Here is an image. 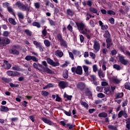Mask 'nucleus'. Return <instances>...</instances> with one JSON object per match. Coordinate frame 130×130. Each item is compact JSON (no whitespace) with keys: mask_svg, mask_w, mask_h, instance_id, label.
Returning <instances> with one entry per match:
<instances>
[{"mask_svg":"<svg viewBox=\"0 0 130 130\" xmlns=\"http://www.w3.org/2000/svg\"><path fill=\"white\" fill-rule=\"evenodd\" d=\"M33 67H34V68L39 69V70L42 71L43 72H46L47 73L50 74L53 73V72L51 69H50V68H44V66L40 63H37L36 62H34L33 63Z\"/></svg>","mask_w":130,"mask_h":130,"instance_id":"f257e3e1","label":"nucleus"},{"mask_svg":"<svg viewBox=\"0 0 130 130\" xmlns=\"http://www.w3.org/2000/svg\"><path fill=\"white\" fill-rule=\"evenodd\" d=\"M118 61L122 64L123 65H128L129 63V61L128 59H125L124 56L122 55L121 54H118Z\"/></svg>","mask_w":130,"mask_h":130,"instance_id":"f03ea898","label":"nucleus"},{"mask_svg":"<svg viewBox=\"0 0 130 130\" xmlns=\"http://www.w3.org/2000/svg\"><path fill=\"white\" fill-rule=\"evenodd\" d=\"M76 24L77 26L78 29L83 35H85V26L86 24L84 22H76Z\"/></svg>","mask_w":130,"mask_h":130,"instance_id":"7ed1b4c3","label":"nucleus"},{"mask_svg":"<svg viewBox=\"0 0 130 130\" xmlns=\"http://www.w3.org/2000/svg\"><path fill=\"white\" fill-rule=\"evenodd\" d=\"M16 6L20 9V10H21L22 11H25V10H29V8L27 7V6H25L22 2H21L20 1H17V2L15 4Z\"/></svg>","mask_w":130,"mask_h":130,"instance_id":"20e7f679","label":"nucleus"},{"mask_svg":"<svg viewBox=\"0 0 130 130\" xmlns=\"http://www.w3.org/2000/svg\"><path fill=\"white\" fill-rule=\"evenodd\" d=\"M46 61L48 64H50V65H51L53 67L59 66L60 65L59 61L58 59H56V60L54 61V60L51 58H47Z\"/></svg>","mask_w":130,"mask_h":130,"instance_id":"39448f33","label":"nucleus"},{"mask_svg":"<svg viewBox=\"0 0 130 130\" xmlns=\"http://www.w3.org/2000/svg\"><path fill=\"white\" fill-rule=\"evenodd\" d=\"M71 70L72 72H76L77 74L81 75L83 74V68L82 66H77V67H72Z\"/></svg>","mask_w":130,"mask_h":130,"instance_id":"423d86ee","label":"nucleus"},{"mask_svg":"<svg viewBox=\"0 0 130 130\" xmlns=\"http://www.w3.org/2000/svg\"><path fill=\"white\" fill-rule=\"evenodd\" d=\"M93 49L94 53H97L101 49V45L99 42L96 40L93 42Z\"/></svg>","mask_w":130,"mask_h":130,"instance_id":"0eeeda50","label":"nucleus"},{"mask_svg":"<svg viewBox=\"0 0 130 130\" xmlns=\"http://www.w3.org/2000/svg\"><path fill=\"white\" fill-rule=\"evenodd\" d=\"M10 41L9 39L7 38H1L0 37V45L4 46L6 45L10 44Z\"/></svg>","mask_w":130,"mask_h":130,"instance_id":"6e6552de","label":"nucleus"},{"mask_svg":"<svg viewBox=\"0 0 130 130\" xmlns=\"http://www.w3.org/2000/svg\"><path fill=\"white\" fill-rule=\"evenodd\" d=\"M16 48V49H20V47L19 45L16 46V45H14L13 46L12 49L10 50V52L12 54H14L15 55H19V52L16 49H15Z\"/></svg>","mask_w":130,"mask_h":130,"instance_id":"1a4fd4ad","label":"nucleus"},{"mask_svg":"<svg viewBox=\"0 0 130 130\" xmlns=\"http://www.w3.org/2000/svg\"><path fill=\"white\" fill-rule=\"evenodd\" d=\"M77 87L80 89V90H83L86 88V84L85 83V82L81 81L80 82H78V83H77Z\"/></svg>","mask_w":130,"mask_h":130,"instance_id":"9d476101","label":"nucleus"},{"mask_svg":"<svg viewBox=\"0 0 130 130\" xmlns=\"http://www.w3.org/2000/svg\"><path fill=\"white\" fill-rule=\"evenodd\" d=\"M111 79L114 83L118 84L121 82L122 79L121 78H118L117 76H113L111 77Z\"/></svg>","mask_w":130,"mask_h":130,"instance_id":"9b49d317","label":"nucleus"},{"mask_svg":"<svg viewBox=\"0 0 130 130\" xmlns=\"http://www.w3.org/2000/svg\"><path fill=\"white\" fill-rule=\"evenodd\" d=\"M122 116H124L125 118H127V117H128V115L127 113H126L125 111H122V110H121V111H120L118 112V118H120V117H122Z\"/></svg>","mask_w":130,"mask_h":130,"instance_id":"f8f14e48","label":"nucleus"},{"mask_svg":"<svg viewBox=\"0 0 130 130\" xmlns=\"http://www.w3.org/2000/svg\"><path fill=\"white\" fill-rule=\"evenodd\" d=\"M58 85L61 88H65L68 86L69 84L67 81H61L59 82Z\"/></svg>","mask_w":130,"mask_h":130,"instance_id":"ddd939ff","label":"nucleus"},{"mask_svg":"<svg viewBox=\"0 0 130 130\" xmlns=\"http://www.w3.org/2000/svg\"><path fill=\"white\" fill-rule=\"evenodd\" d=\"M42 120H43V121L45 122V123L48 124V125H54L53 122H52L51 120H49V119H48V118H44V117H43V118H42Z\"/></svg>","mask_w":130,"mask_h":130,"instance_id":"4468645a","label":"nucleus"},{"mask_svg":"<svg viewBox=\"0 0 130 130\" xmlns=\"http://www.w3.org/2000/svg\"><path fill=\"white\" fill-rule=\"evenodd\" d=\"M12 65L10 63H9L7 60H4V64L3 65V67L5 68V69H10Z\"/></svg>","mask_w":130,"mask_h":130,"instance_id":"2eb2a0df","label":"nucleus"},{"mask_svg":"<svg viewBox=\"0 0 130 130\" xmlns=\"http://www.w3.org/2000/svg\"><path fill=\"white\" fill-rule=\"evenodd\" d=\"M54 54L55 56H57V57H61L62 56H63V52L61 50H56L54 52Z\"/></svg>","mask_w":130,"mask_h":130,"instance_id":"dca6fc26","label":"nucleus"},{"mask_svg":"<svg viewBox=\"0 0 130 130\" xmlns=\"http://www.w3.org/2000/svg\"><path fill=\"white\" fill-rule=\"evenodd\" d=\"M90 29H88V28L86 27V25H85L84 35L85 36H86L87 39H91V36L90 35Z\"/></svg>","mask_w":130,"mask_h":130,"instance_id":"f3484780","label":"nucleus"},{"mask_svg":"<svg viewBox=\"0 0 130 130\" xmlns=\"http://www.w3.org/2000/svg\"><path fill=\"white\" fill-rule=\"evenodd\" d=\"M89 11L91 12L92 13H95L97 15H99L100 13L96 8H95V7H90L89 8Z\"/></svg>","mask_w":130,"mask_h":130,"instance_id":"a211bd4d","label":"nucleus"},{"mask_svg":"<svg viewBox=\"0 0 130 130\" xmlns=\"http://www.w3.org/2000/svg\"><path fill=\"white\" fill-rule=\"evenodd\" d=\"M82 68H83V70L85 72V75H89V66H87V65H83Z\"/></svg>","mask_w":130,"mask_h":130,"instance_id":"6ab92c4d","label":"nucleus"},{"mask_svg":"<svg viewBox=\"0 0 130 130\" xmlns=\"http://www.w3.org/2000/svg\"><path fill=\"white\" fill-rule=\"evenodd\" d=\"M106 43H107V48H110V47L112 46L113 43L112 42L111 39L110 38V37L108 39H106Z\"/></svg>","mask_w":130,"mask_h":130,"instance_id":"aec40b11","label":"nucleus"},{"mask_svg":"<svg viewBox=\"0 0 130 130\" xmlns=\"http://www.w3.org/2000/svg\"><path fill=\"white\" fill-rule=\"evenodd\" d=\"M75 14V11L72 9H69L67 10V15L69 16H73Z\"/></svg>","mask_w":130,"mask_h":130,"instance_id":"412c9836","label":"nucleus"},{"mask_svg":"<svg viewBox=\"0 0 130 130\" xmlns=\"http://www.w3.org/2000/svg\"><path fill=\"white\" fill-rule=\"evenodd\" d=\"M98 75L100 78H102V77H105V74L103 72V70L102 69H99L98 70Z\"/></svg>","mask_w":130,"mask_h":130,"instance_id":"4be33fe9","label":"nucleus"},{"mask_svg":"<svg viewBox=\"0 0 130 130\" xmlns=\"http://www.w3.org/2000/svg\"><path fill=\"white\" fill-rule=\"evenodd\" d=\"M101 64H103L102 69L105 71L107 69V67L106 66V65L107 64V62L106 61H100V66H101Z\"/></svg>","mask_w":130,"mask_h":130,"instance_id":"5701e85b","label":"nucleus"},{"mask_svg":"<svg viewBox=\"0 0 130 130\" xmlns=\"http://www.w3.org/2000/svg\"><path fill=\"white\" fill-rule=\"evenodd\" d=\"M9 109L8 107H6V106H1V111H4V112H7L9 111Z\"/></svg>","mask_w":130,"mask_h":130,"instance_id":"b1692460","label":"nucleus"},{"mask_svg":"<svg viewBox=\"0 0 130 130\" xmlns=\"http://www.w3.org/2000/svg\"><path fill=\"white\" fill-rule=\"evenodd\" d=\"M107 113H105V112H102V113H99V117H104V118H106V117H107Z\"/></svg>","mask_w":130,"mask_h":130,"instance_id":"393cba45","label":"nucleus"},{"mask_svg":"<svg viewBox=\"0 0 130 130\" xmlns=\"http://www.w3.org/2000/svg\"><path fill=\"white\" fill-rule=\"evenodd\" d=\"M54 86V84L53 83H51L50 82L49 83H48L46 85L44 86L43 89H46V88H48L49 87H53Z\"/></svg>","mask_w":130,"mask_h":130,"instance_id":"a878e982","label":"nucleus"},{"mask_svg":"<svg viewBox=\"0 0 130 130\" xmlns=\"http://www.w3.org/2000/svg\"><path fill=\"white\" fill-rule=\"evenodd\" d=\"M63 76L64 78H68L69 77V73L67 69H65L63 71Z\"/></svg>","mask_w":130,"mask_h":130,"instance_id":"bb28decb","label":"nucleus"},{"mask_svg":"<svg viewBox=\"0 0 130 130\" xmlns=\"http://www.w3.org/2000/svg\"><path fill=\"white\" fill-rule=\"evenodd\" d=\"M32 25L34 26H36L38 28L41 27V24H40V22H38V21H34L32 22Z\"/></svg>","mask_w":130,"mask_h":130,"instance_id":"cd10ccee","label":"nucleus"},{"mask_svg":"<svg viewBox=\"0 0 130 130\" xmlns=\"http://www.w3.org/2000/svg\"><path fill=\"white\" fill-rule=\"evenodd\" d=\"M44 44H45L46 47H50L51 46V42L49 40H44Z\"/></svg>","mask_w":130,"mask_h":130,"instance_id":"c85d7f7f","label":"nucleus"},{"mask_svg":"<svg viewBox=\"0 0 130 130\" xmlns=\"http://www.w3.org/2000/svg\"><path fill=\"white\" fill-rule=\"evenodd\" d=\"M42 34L43 35V39H46V36L47 35V29H46V28H44V29L42 31Z\"/></svg>","mask_w":130,"mask_h":130,"instance_id":"c756f323","label":"nucleus"},{"mask_svg":"<svg viewBox=\"0 0 130 130\" xmlns=\"http://www.w3.org/2000/svg\"><path fill=\"white\" fill-rule=\"evenodd\" d=\"M56 38L57 40L60 42V45L61 46L62 35L61 34H58L57 35Z\"/></svg>","mask_w":130,"mask_h":130,"instance_id":"7c9ffc66","label":"nucleus"},{"mask_svg":"<svg viewBox=\"0 0 130 130\" xmlns=\"http://www.w3.org/2000/svg\"><path fill=\"white\" fill-rule=\"evenodd\" d=\"M126 127L128 129H130V118L126 119Z\"/></svg>","mask_w":130,"mask_h":130,"instance_id":"2f4dec72","label":"nucleus"},{"mask_svg":"<svg viewBox=\"0 0 130 130\" xmlns=\"http://www.w3.org/2000/svg\"><path fill=\"white\" fill-rule=\"evenodd\" d=\"M9 21L10 23L12 24H13V25H16L17 24L16 21L14 19V18H10L9 19Z\"/></svg>","mask_w":130,"mask_h":130,"instance_id":"473e14b6","label":"nucleus"},{"mask_svg":"<svg viewBox=\"0 0 130 130\" xmlns=\"http://www.w3.org/2000/svg\"><path fill=\"white\" fill-rule=\"evenodd\" d=\"M64 96L65 98H67V99L68 100H69V101H71V100L72 99L73 95H69V94H68L66 92L64 93Z\"/></svg>","mask_w":130,"mask_h":130,"instance_id":"72a5a7b5","label":"nucleus"},{"mask_svg":"<svg viewBox=\"0 0 130 130\" xmlns=\"http://www.w3.org/2000/svg\"><path fill=\"white\" fill-rule=\"evenodd\" d=\"M104 38H107V39H108L110 37H111V35L109 31H108V30L105 31V33L104 35Z\"/></svg>","mask_w":130,"mask_h":130,"instance_id":"f704fd0d","label":"nucleus"},{"mask_svg":"<svg viewBox=\"0 0 130 130\" xmlns=\"http://www.w3.org/2000/svg\"><path fill=\"white\" fill-rule=\"evenodd\" d=\"M17 15L19 17V18H20L21 19H24V15L22 12H18Z\"/></svg>","mask_w":130,"mask_h":130,"instance_id":"c9c22d12","label":"nucleus"},{"mask_svg":"<svg viewBox=\"0 0 130 130\" xmlns=\"http://www.w3.org/2000/svg\"><path fill=\"white\" fill-rule=\"evenodd\" d=\"M61 46H63V47H67V42H66V41H64V40H63L62 36L61 37Z\"/></svg>","mask_w":130,"mask_h":130,"instance_id":"e433bc0d","label":"nucleus"},{"mask_svg":"<svg viewBox=\"0 0 130 130\" xmlns=\"http://www.w3.org/2000/svg\"><path fill=\"white\" fill-rule=\"evenodd\" d=\"M45 47L43 46L42 43L40 42V44H39V50L40 52H44L45 50Z\"/></svg>","mask_w":130,"mask_h":130,"instance_id":"4c0bfd02","label":"nucleus"},{"mask_svg":"<svg viewBox=\"0 0 130 130\" xmlns=\"http://www.w3.org/2000/svg\"><path fill=\"white\" fill-rule=\"evenodd\" d=\"M113 68L117 70H120L121 69L120 65H119L118 64H114Z\"/></svg>","mask_w":130,"mask_h":130,"instance_id":"58836bf2","label":"nucleus"},{"mask_svg":"<svg viewBox=\"0 0 130 130\" xmlns=\"http://www.w3.org/2000/svg\"><path fill=\"white\" fill-rule=\"evenodd\" d=\"M34 45L36 46L37 48L40 49V42H38L37 41H34Z\"/></svg>","mask_w":130,"mask_h":130,"instance_id":"ea45409f","label":"nucleus"},{"mask_svg":"<svg viewBox=\"0 0 130 130\" xmlns=\"http://www.w3.org/2000/svg\"><path fill=\"white\" fill-rule=\"evenodd\" d=\"M81 105L85 107V108H88L89 107V105H88L86 102H81Z\"/></svg>","mask_w":130,"mask_h":130,"instance_id":"a19ab883","label":"nucleus"},{"mask_svg":"<svg viewBox=\"0 0 130 130\" xmlns=\"http://www.w3.org/2000/svg\"><path fill=\"white\" fill-rule=\"evenodd\" d=\"M124 87L126 89H129V90H130V82H126L124 84Z\"/></svg>","mask_w":130,"mask_h":130,"instance_id":"79ce46f5","label":"nucleus"},{"mask_svg":"<svg viewBox=\"0 0 130 130\" xmlns=\"http://www.w3.org/2000/svg\"><path fill=\"white\" fill-rule=\"evenodd\" d=\"M12 69L18 71H20V70H21V68L18 66V65H15L14 66H13Z\"/></svg>","mask_w":130,"mask_h":130,"instance_id":"37998d69","label":"nucleus"},{"mask_svg":"<svg viewBox=\"0 0 130 130\" xmlns=\"http://www.w3.org/2000/svg\"><path fill=\"white\" fill-rule=\"evenodd\" d=\"M101 52V53H103L104 55H106L108 51L106 48H103V49H102Z\"/></svg>","mask_w":130,"mask_h":130,"instance_id":"c03bdc74","label":"nucleus"},{"mask_svg":"<svg viewBox=\"0 0 130 130\" xmlns=\"http://www.w3.org/2000/svg\"><path fill=\"white\" fill-rule=\"evenodd\" d=\"M35 7L37 9H39L41 7V4L40 2H36L34 4Z\"/></svg>","mask_w":130,"mask_h":130,"instance_id":"a18cd8bd","label":"nucleus"},{"mask_svg":"<svg viewBox=\"0 0 130 130\" xmlns=\"http://www.w3.org/2000/svg\"><path fill=\"white\" fill-rule=\"evenodd\" d=\"M120 50L122 51V52H123V53L125 55H126V47H124V46L121 47Z\"/></svg>","mask_w":130,"mask_h":130,"instance_id":"49530a36","label":"nucleus"},{"mask_svg":"<svg viewBox=\"0 0 130 130\" xmlns=\"http://www.w3.org/2000/svg\"><path fill=\"white\" fill-rule=\"evenodd\" d=\"M49 93V91H47L46 90H43L42 91V94L43 95H44L45 96H47V95H48Z\"/></svg>","mask_w":130,"mask_h":130,"instance_id":"de8ad7c7","label":"nucleus"},{"mask_svg":"<svg viewBox=\"0 0 130 130\" xmlns=\"http://www.w3.org/2000/svg\"><path fill=\"white\" fill-rule=\"evenodd\" d=\"M2 80L5 82H10L11 79L10 78H7L6 77H2Z\"/></svg>","mask_w":130,"mask_h":130,"instance_id":"09e8293b","label":"nucleus"},{"mask_svg":"<svg viewBox=\"0 0 130 130\" xmlns=\"http://www.w3.org/2000/svg\"><path fill=\"white\" fill-rule=\"evenodd\" d=\"M107 13L108 14L112 15H115L116 14L115 11H113V10H108Z\"/></svg>","mask_w":130,"mask_h":130,"instance_id":"8fccbe9b","label":"nucleus"},{"mask_svg":"<svg viewBox=\"0 0 130 130\" xmlns=\"http://www.w3.org/2000/svg\"><path fill=\"white\" fill-rule=\"evenodd\" d=\"M92 69H93V72H96L98 69L97 65L96 64H94V65H93Z\"/></svg>","mask_w":130,"mask_h":130,"instance_id":"3c124183","label":"nucleus"},{"mask_svg":"<svg viewBox=\"0 0 130 130\" xmlns=\"http://www.w3.org/2000/svg\"><path fill=\"white\" fill-rule=\"evenodd\" d=\"M10 32L9 31H8V30H5V31H4L3 32V36L4 37H8V36H9Z\"/></svg>","mask_w":130,"mask_h":130,"instance_id":"603ef678","label":"nucleus"},{"mask_svg":"<svg viewBox=\"0 0 130 130\" xmlns=\"http://www.w3.org/2000/svg\"><path fill=\"white\" fill-rule=\"evenodd\" d=\"M9 84L12 87H18L19 86V84H15L13 82H10Z\"/></svg>","mask_w":130,"mask_h":130,"instance_id":"864d4df0","label":"nucleus"},{"mask_svg":"<svg viewBox=\"0 0 130 130\" xmlns=\"http://www.w3.org/2000/svg\"><path fill=\"white\" fill-rule=\"evenodd\" d=\"M123 92H118L116 96L118 99H119L120 98H122L123 96Z\"/></svg>","mask_w":130,"mask_h":130,"instance_id":"5fc2aeb1","label":"nucleus"},{"mask_svg":"<svg viewBox=\"0 0 130 130\" xmlns=\"http://www.w3.org/2000/svg\"><path fill=\"white\" fill-rule=\"evenodd\" d=\"M25 60H26L27 61H29L30 60H32V56H31L30 55H27V56H26L25 57Z\"/></svg>","mask_w":130,"mask_h":130,"instance_id":"6e6d98bb","label":"nucleus"},{"mask_svg":"<svg viewBox=\"0 0 130 130\" xmlns=\"http://www.w3.org/2000/svg\"><path fill=\"white\" fill-rule=\"evenodd\" d=\"M7 74H8V75H9L10 76H14V72L13 71H11V70L7 71Z\"/></svg>","mask_w":130,"mask_h":130,"instance_id":"4d7b16f0","label":"nucleus"},{"mask_svg":"<svg viewBox=\"0 0 130 130\" xmlns=\"http://www.w3.org/2000/svg\"><path fill=\"white\" fill-rule=\"evenodd\" d=\"M67 28L68 29H69V30L71 31V32H72V31H73V26H72V25H71V24H69L68 25Z\"/></svg>","mask_w":130,"mask_h":130,"instance_id":"13d9d810","label":"nucleus"},{"mask_svg":"<svg viewBox=\"0 0 130 130\" xmlns=\"http://www.w3.org/2000/svg\"><path fill=\"white\" fill-rule=\"evenodd\" d=\"M128 101L127 100H124L122 103V107H124V106H126L127 105Z\"/></svg>","mask_w":130,"mask_h":130,"instance_id":"bf43d9fd","label":"nucleus"},{"mask_svg":"<svg viewBox=\"0 0 130 130\" xmlns=\"http://www.w3.org/2000/svg\"><path fill=\"white\" fill-rule=\"evenodd\" d=\"M92 1H91V0H88L86 2V5H88V6H89V8L90 7H92Z\"/></svg>","mask_w":130,"mask_h":130,"instance_id":"052dcab7","label":"nucleus"},{"mask_svg":"<svg viewBox=\"0 0 130 130\" xmlns=\"http://www.w3.org/2000/svg\"><path fill=\"white\" fill-rule=\"evenodd\" d=\"M3 6L4 7V8H7L8 10L9 3L8 2H5L4 3H3Z\"/></svg>","mask_w":130,"mask_h":130,"instance_id":"680f3d73","label":"nucleus"},{"mask_svg":"<svg viewBox=\"0 0 130 130\" xmlns=\"http://www.w3.org/2000/svg\"><path fill=\"white\" fill-rule=\"evenodd\" d=\"M25 32L27 36H31L32 32L29 29H25Z\"/></svg>","mask_w":130,"mask_h":130,"instance_id":"e2e57ef3","label":"nucleus"},{"mask_svg":"<svg viewBox=\"0 0 130 130\" xmlns=\"http://www.w3.org/2000/svg\"><path fill=\"white\" fill-rule=\"evenodd\" d=\"M8 10L9 11V12H13V9L12 8V7H11V6H10L9 3H8Z\"/></svg>","mask_w":130,"mask_h":130,"instance_id":"0e129e2a","label":"nucleus"},{"mask_svg":"<svg viewBox=\"0 0 130 130\" xmlns=\"http://www.w3.org/2000/svg\"><path fill=\"white\" fill-rule=\"evenodd\" d=\"M89 54L90 56L92 58V59H95V58H96V55L95 54H94L93 52H90Z\"/></svg>","mask_w":130,"mask_h":130,"instance_id":"69168bd1","label":"nucleus"},{"mask_svg":"<svg viewBox=\"0 0 130 130\" xmlns=\"http://www.w3.org/2000/svg\"><path fill=\"white\" fill-rule=\"evenodd\" d=\"M108 128L110 129H114L116 130L117 129V128L116 127V126H115L114 125H108Z\"/></svg>","mask_w":130,"mask_h":130,"instance_id":"338daca9","label":"nucleus"},{"mask_svg":"<svg viewBox=\"0 0 130 130\" xmlns=\"http://www.w3.org/2000/svg\"><path fill=\"white\" fill-rule=\"evenodd\" d=\"M80 40L81 43H83V42H84V37L83 35H80Z\"/></svg>","mask_w":130,"mask_h":130,"instance_id":"774afa93","label":"nucleus"}]
</instances>
